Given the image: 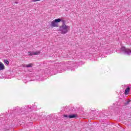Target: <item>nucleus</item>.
Instances as JSON below:
<instances>
[{
  "label": "nucleus",
  "mask_w": 131,
  "mask_h": 131,
  "mask_svg": "<svg viewBox=\"0 0 131 131\" xmlns=\"http://www.w3.org/2000/svg\"><path fill=\"white\" fill-rule=\"evenodd\" d=\"M70 29V27L66 25H61L60 28V31L61 32V34H66L68 32V30Z\"/></svg>",
  "instance_id": "f257e3e1"
},
{
  "label": "nucleus",
  "mask_w": 131,
  "mask_h": 131,
  "mask_svg": "<svg viewBox=\"0 0 131 131\" xmlns=\"http://www.w3.org/2000/svg\"><path fill=\"white\" fill-rule=\"evenodd\" d=\"M59 22H61L60 18L55 19L51 23L50 25L52 27H58V23H59Z\"/></svg>",
  "instance_id": "f03ea898"
},
{
  "label": "nucleus",
  "mask_w": 131,
  "mask_h": 131,
  "mask_svg": "<svg viewBox=\"0 0 131 131\" xmlns=\"http://www.w3.org/2000/svg\"><path fill=\"white\" fill-rule=\"evenodd\" d=\"M121 52H123L126 54L127 55H130L131 54V50L129 49H126L125 47H122L121 48Z\"/></svg>",
  "instance_id": "7ed1b4c3"
},
{
  "label": "nucleus",
  "mask_w": 131,
  "mask_h": 131,
  "mask_svg": "<svg viewBox=\"0 0 131 131\" xmlns=\"http://www.w3.org/2000/svg\"><path fill=\"white\" fill-rule=\"evenodd\" d=\"M33 66V64L32 63H29L28 64H24V67H26L27 68H31Z\"/></svg>",
  "instance_id": "20e7f679"
},
{
  "label": "nucleus",
  "mask_w": 131,
  "mask_h": 131,
  "mask_svg": "<svg viewBox=\"0 0 131 131\" xmlns=\"http://www.w3.org/2000/svg\"><path fill=\"white\" fill-rule=\"evenodd\" d=\"M129 91H130V88H129V87L127 88L125 90V92H124L125 95H128V93H129Z\"/></svg>",
  "instance_id": "39448f33"
},
{
  "label": "nucleus",
  "mask_w": 131,
  "mask_h": 131,
  "mask_svg": "<svg viewBox=\"0 0 131 131\" xmlns=\"http://www.w3.org/2000/svg\"><path fill=\"white\" fill-rule=\"evenodd\" d=\"M5 69V65L3 64V62H0V71Z\"/></svg>",
  "instance_id": "423d86ee"
},
{
  "label": "nucleus",
  "mask_w": 131,
  "mask_h": 131,
  "mask_svg": "<svg viewBox=\"0 0 131 131\" xmlns=\"http://www.w3.org/2000/svg\"><path fill=\"white\" fill-rule=\"evenodd\" d=\"M77 117V114H72L69 116V118H75Z\"/></svg>",
  "instance_id": "0eeeda50"
},
{
  "label": "nucleus",
  "mask_w": 131,
  "mask_h": 131,
  "mask_svg": "<svg viewBox=\"0 0 131 131\" xmlns=\"http://www.w3.org/2000/svg\"><path fill=\"white\" fill-rule=\"evenodd\" d=\"M40 54V51H37L35 52L33 51V55H39Z\"/></svg>",
  "instance_id": "6e6552de"
},
{
  "label": "nucleus",
  "mask_w": 131,
  "mask_h": 131,
  "mask_svg": "<svg viewBox=\"0 0 131 131\" xmlns=\"http://www.w3.org/2000/svg\"><path fill=\"white\" fill-rule=\"evenodd\" d=\"M4 63H5V65H9V64H10V62L7 59L4 60Z\"/></svg>",
  "instance_id": "1a4fd4ad"
},
{
  "label": "nucleus",
  "mask_w": 131,
  "mask_h": 131,
  "mask_svg": "<svg viewBox=\"0 0 131 131\" xmlns=\"http://www.w3.org/2000/svg\"><path fill=\"white\" fill-rule=\"evenodd\" d=\"M28 56H33V51L32 52H30V51H29L28 52Z\"/></svg>",
  "instance_id": "9d476101"
},
{
  "label": "nucleus",
  "mask_w": 131,
  "mask_h": 131,
  "mask_svg": "<svg viewBox=\"0 0 131 131\" xmlns=\"http://www.w3.org/2000/svg\"><path fill=\"white\" fill-rule=\"evenodd\" d=\"M61 22L62 23V25H66V24H65V20H61Z\"/></svg>",
  "instance_id": "9b49d317"
},
{
  "label": "nucleus",
  "mask_w": 131,
  "mask_h": 131,
  "mask_svg": "<svg viewBox=\"0 0 131 131\" xmlns=\"http://www.w3.org/2000/svg\"><path fill=\"white\" fill-rule=\"evenodd\" d=\"M130 102V100H128V101H127L125 103V105H128V104H129V102Z\"/></svg>",
  "instance_id": "f8f14e48"
},
{
  "label": "nucleus",
  "mask_w": 131,
  "mask_h": 131,
  "mask_svg": "<svg viewBox=\"0 0 131 131\" xmlns=\"http://www.w3.org/2000/svg\"><path fill=\"white\" fill-rule=\"evenodd\" d=\"M32 1L33 2H39V1H40V0H32Z\"/></svg>",
  "instance_id": "ddd939ff"
},
{
  "label": "nucleus",
  "mask_w": 131,
  "mask_h": 131,
  "mask_svg": "<svg viewBox=\"0 0 131 131\" xmlns=\"http://www.w3.org/2000/svg\"><path fill=\"white\" fill-rule=\"evenodd\" d=\"M69 116H68L67 115H63V117H66V118H67V117H69Z\"/></svg>",
  "instance_id": "4468645a"
}]
</instances>
